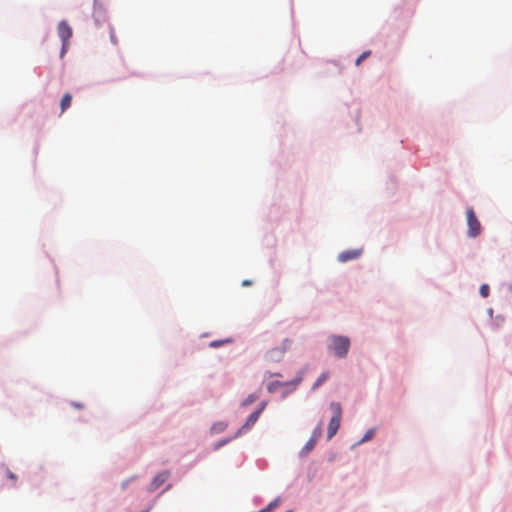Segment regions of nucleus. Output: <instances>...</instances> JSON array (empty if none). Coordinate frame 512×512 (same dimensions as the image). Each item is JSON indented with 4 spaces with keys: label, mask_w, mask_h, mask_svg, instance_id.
<instances>
[{
    "label": "nucleus",
    "mask_w": 512,
    "mask_h": 512,
    "mask_svg": "<svg viewBox=\"0 0 512 512\" xmlns=\"http://www.w3.org/2000/svg\"><path fill=\"white\" fill-rule=\"evenodd\" d=\"M329 350L338 358H344L347 356L350 348V340L348 337L333 335L330 337Z\"/></svg>",
    "instance_id": "f257e3e1"
},
{
    "label": "nucleus",
    "mask_w": 512,
    "mask_h": 512,
    "mask_svg": "<svg viewBox=\"0 0 512 512\" xmlns=\"http://www.w3.org/2000/svg\"><path fill=\"white\" fill-rule=\"evenodd\" d=\"M330 409L333 415L328 424V439H331L337 433L342 419V408L340 403L331 402Z\"/></svg>",
    "instance_id": "f03ea898"
},
{
    "label": "nucleus",
    "mask_w": 512,
    "mask_h": 512,
    "mask_svg": "<svg viewBox=\"0 0 512 512\" xmlns=\"http://www.w3.org/2000/svg\"><path fill=\"white\" fill-rule=\"evenodd\" d=\"M92 17L94 19L95 25L100 26L104 22H106L107 9L103 0H94L93 1V14Z\"/></svg>",
    "instance_id": "7ed1b4c3"
},
{
    "label": "nucleus",
    "mask_w": 512,
    "mask_h": 512,
    "mask_svg": "<svg viewBox=\"0 0 512 512\" xmlns=\"http://www.w3.org/2000/svg\"><path fill=\"white\" fill-rule=\"evenodd\" d=\"M467 216V224H468V235L470 237H476L481 232V224L477 219L474 210L472 208H468L466 210Z\"/></svg>",
    "instance_id": "20e7f679"
},
{
    "label": "nucleus",
    "mask_w": 512,
    "mask_h": 512,
    "mask_svg": "<svg viewBox=\"0 0 512 512\" xmlns=\"http://www.w3.org/2000/svg\"><path fill=\"white\" fill-rule=\"evenodd\" d=\"M290 346H291V340L285 339L282 342L281 346L272 348L271 350H269L267 352V354H266L267 359L271 362L280 361L283 358L286 351L290 348Z\"/></svg>",
    "instance_id": "39448f33"
},
{
    "label": "nucleus",
    "mask_w": 512,
    "mask_h": 512,
    "mask_svg": "<svg viewBox=\"0 0 512 512\" xmlns=\"http://www.w3.org/2000/svg\"><path fill=\"white\" fill-rule=\"evenodd\" d=\"M57 30L59 38L64 43H67V41L72 37V28L65 20L59 22Z\"/></svg>",
    "instance_id": "423d86ee"
},
{
    "label": "nucleus",
    "mask_w": 512,
    "mask_h": 512,
    "mask_svg": "<svg viewBox=\"0 0 512 512\" xmlns=\"http://www.w3.org/2000/svg\"><path fill=\"white\" fill-rule=\"evenodd\" d=\"M170 477V472L165 470L158 473L153 480L150 483L149 491H155L158 489L162 484H164Z\"/></svg>",
    "instance_id": "0eeeda50"
},
{
    "label": "nucleus",
    "mask_w": 512,
    "mask_h": 512,
    "mask_svg": "<svg viewBox=\"0 0 512 512\" xmlns=\"http://www.w3.org/2000/svg\"><path fill=\"white\" fill-rule=\"evenodd\" d=\"M265 406H266V403L262 402L260 407L257 410H255L252 414H250V416L248 417V419L246 420L245 424L242 426L240 431L250 429L257 422V420H258L260 414L262 413V411L264 410Z\"/></svg>",
    "instance_id": "6e6552de"
},
{
    "label": "nucleus",
    "mask_w": 512,
    "mask_h": 512,
    "mask_svg": "<svg viewBox=\"0 0 512 512\" xmlns=\"http://www.w3.org/2000/svg\"><path fill=\"white\" fill-rule=\"evenodd\" d=\"M361 255V250L354 249V250H347L343 251L338 255V260L340 262H347L350 260L357 259Z\"/></svg>",
    "instance_id": "1a4fd4ad"
},
{
    "label": "nucleus",
    "mask_w": 512,
    "mask_h": 512,
    "mask_svg": "<svg viewBox=\"0 0 512 512\" xmlns=\"http://www.w3.org/2000/svg\"><path fill=\"white\" fill-rule=\"evenodd\" d=\"M320 434H321L320 428L316 429L313 432L312 437L307 441V443L305 444V446L302 449L301 453L303 455L308 454L314 448V446H315V444L317 442V439L319 438Z\"/></svg>",
    "instance_id": "9d476101"
},
{
    "label": "nucleus",
    "mask_w": 512,
    "mask_h": 512,
    "mask_svg": "<svg viewBox=\"0 0 512 512\" xmlns=\"http://www.w3.org/2000/svg\"><path fill=\"white\" fill-rule=\"evenodd\" d=\"M72 101V96L69 93H65L60 101L61 111L64 112L67 108L70 107Z\"/></svg>",
    "instance_id": "9b49d317"
},
{
    "label": "nucleus",
    "mask_w": 512,
    "mask_h": 512,
    "mask_svg": "<svg viewBox=\"0 0 512 512\" xmlns=\"http://www.w3.org/2000/svg\"><path fill=\"white\" fill-rule=\"evenodd\" d=\"M371 55V51L367 50L362 52L355 60V65L359 66L365 59H367Z\"/></svg>",
    "instance_id": "f8f14e48"
},
{
    "label": "nucleus",
    "mask_w": 512,
    "mask_h": 512,
    "mask_svg": "<svg viewBox=\"0 0 512 512\" xmlns=\"http://www.w3.org/2000/svg\"><path fill=\"white\" fill-rule=\"evenodd\" d=\"M329 377L328 372H324L320 375V377L317 379V381L313 385V389L318 388L320 385H322Z\"/></svg>",
    "instance_id": "ddd939ff"
},
{
    "label": "nucleus",
    "mask_w": 512,
    "mask_h": 512,
    "mask_svg": "<svg viewBox=\"0 0 512 512\" xmlns=\"http://www.w3.org/2000/svg\"><path fill=\"white\" fill-rule=\"evenodd\" d=\"M303 379V372L300 371L295 379H293L291 382H286L284 385H291L293 387H296Z\"/></svg>",
    "instance_id": "4468645a"
},
{
    "label": "nucleus",
    "mask_w": 512,
    "mask_h": 512,
    "mask_svg": "<svg viewBox=\"0 0 512 512\" xmlns=\"http://www.w3.org/2000/svg\"><path fill=\"white\" fill-rule=\"evenodd\" d=\"M258 394H250L243 402H242V405L243 406H248L252 403H254L257 399H258Z\"/></svg>",
    "instance_id": "2eb2a0df"
},
{
    "label": "nucleus",
    "mask_w": 512,
    "mask_h": 512,
    "mask_svg": "<svg viewBox=\"0 0 512 512\" xmlns=\"http://www.w3.org/2000/svg\"><path fill=\"white\" fill-rule=\"evenodd\" d=\"M278 505H279V499H275L272 502H270L267 507H265L264 509L260 510V512H271Z\"/></svg>",
    "instance_id": "dca6fc26"
},
{
    "label": "nucleus",
    "mask_w": 512,
    "mask_h": 512,
    "mask_svg": "<svg viewBox=\"0 0 512 512\" xmlns=\"http://www.w3.org/2000/svg\"><path fill=\"white\" fill-rule=\"evenodd\" d=\"M281 386H284V383L279 382V381L271 382V383L268 385V391H269L270 393L275 392V391L277 390V388H278V387H281Z\"/></svg>",
    "instance_id": "f3484780"
},
{
    "label": "nucleus",
    "mask_w": 512,
    "mask_h": 512,
    "mask_svg": "<svg viewBox=\"0 0 512 512\" xmlns=\"http://www.w3.org/2000/svg\"><path fill=\"white\" fill-rule=\"evenodd\" d=\"M480 295L483 297V298H486L489 296V293H490V288L487 284H482L481 287H480Z\"/></svg>",
    "instance_id": "a211bd4d"
},
{
    "label": "nucleus",
    "mask_w": 512,
    "mask_h": 512,
    "mask_svg": "<svg viewBox=\"0 0 512 512\" xmlns=\"http://www.w3.org/2000/svg\"><path fill=\"white\" fill-rule=\"evenodd\" d=\"M373 437H374V430L370 429L366 432V434L364 435V437L362 438V440L360 442L361 443L366 442L368 440H371Z\"/></svg>",
    "instance_id": "6ab92c4d"
},
{
    "label": "nucleus",
    "mask_w": 512,
    "mask_h": 512,
    "mask_svg": "<svg viewBox=\"0 0 512 512\" xmlns=\"http://www.w3.org/2000/svg\"><path fill=\"white\" fill-rule=\"evenodd\" d=\"M228 342H230V341H229V340H223V341H212V342L210 343V346H211V347H214V348H217V347H219L220 345H222L223 343H228Z\"/></svg>",
    "instance_id": "aec40b11"
},
{
    "label": "nucleus",
    "mask_w": 512,
    "mask_h": 512,
    "mask_svg": "<svg viewBox=\"0 0 512 512\" xmlns=\"http://www.w3.org/2000/svg\"><path fill=\"white\" fill-rule=\"evenodd\" d=\"M7 478L13 482H15L17 480V476L9 470H7Z\"/></svg>",
    "instance_id": "412c9836"
},
{
    "label": "nucleus",
    "mask_w": 512,
    "mask_h": 512,
    "mask_svg": "<svg viewBox=\"0 0 512 512\" xmlns=\"http://www.w3.org/2000/svg\"><path fill=\"white\" fill-rule=\"evenodd\" d=\"M110 40H111V42H112L113 44H117V38H116V36H115L114 31H113V29H112V28H111V30H110Z\"/></svg>",
    "instance_id": "4be33fe9"
},
{
    "label": "nucleus",
    "mask_w": 512,
    "mask_h": 512,
    "mask_svg": "<svg viewBox=\"0 0 512 512\" xmlns=\"http://www.w3.org/2000/svg\"><path fill=\"white\" fill-rule=\"evenodd\" d=\"M66 52H67L66 43L62 42V46H61V50H60V57H63Z\"/></svg>",
    "instance_id": "5701e85b"
},
{
    "label": "nucleus",
    "mask_w": 512,
    "mask_h": 512,
    "mask_svg": "<svg viewBox=\"0 0 512 512\" xmlns=\"http://www.w3.org/2000/svg\"><path fill=\"white\" fill-rule=\"evenodd\" d=\"M73 406H74L75 408H77V409H81V408H83V405H82V404H80V403H74V404H73Z\"/></svg>",
    "instance_id": "b1692460"
},
{
    "label": "nucleus",
    "mask_w": 512,
    "mask_h": 512,
    "mask_svg": "<svg viewBox=\"0 0 512 512\" xmlns=\"http://www.w3.org/2000/svg\"><path fill=\"white\" fill-rule=\"evenodd\" d=\"M242 285L243 286H249V285H251V282L248 281V280H245V281L242 282Z\"/></svg>",
    "instance_id": "393cba45"
},
{
    "label": "nucleus",
    "mask_w": 512,
    "mask_h": 512,
    "mask_svg": "<svg viewBox=\"0 0 512 512\" xmlns=\"http://www.w3.org/2000/svg\"><path fill=\"white\" fill-rule=\"evenodd\" d=\"M127 481L122 484V488H125L127 486Z\"/></svg>",
    "instance_id": "a878e982"
},
{
    "label": "nucleus",
    "mask_w": 512,
    "mask_h": 512,
    "mask_svg": "<svg viewBox=\"0 0 512 512\" xmlns=\"http://www.w3.org/2000/svg\"><path fill=\"white\" fill-rule=\"evenodd\" d=\"M218 429L223 430L222 424H219Z\"/></svg>",
    "instance_id": "bb28decb"
},
{
    "label": "nucleus",
    "mask_w": 512,
    "mask_h": 512,
    "mask_svg": "<svg viewBox=\"0 0 512 512\" xmlns=\"http://www.w3.org/2000/svg\"><path fill=\"white\" fill-rule=\"evenodd\" d=\"M218 429L223 430L222 424H219Z\"/></svg>",
    "instance_id": "cd10ccee"
},
{
    "label": "nucleus",
    "mask_w": 512,
    "mask_h": 512,
    "mask_svg": "<svg viewBox=\"0 0 512 512\" xmlns=\"http://www.w3.org/2000/svg\"><path fill=\"white\" fill-rule=\"evenodd\" d=\"M148 511H149V510L147 509V510H144V511H142V512H148Z\"/></svg>",
    "instance_id": "c85d7f7f"
}]
</instances>
